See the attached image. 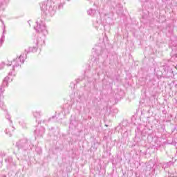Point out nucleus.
Masks as SVG:
<instances>
[{
    "label": "nucleus",
    "mask_w": 177,
    "mask_h": 177,
    "mask_svg": "<svg viewBox=\"0 0 177 177\" xmlns=\"http://www.w3.org/2000/svg\"><path fill=\"white\" fill-rule=\"evenodd\" d=\"M24 56V55H21L20 56H19V59L21 58V57H22Z\"/></svg>",
    "instance_id": "obj_1"
}]
</instances>
